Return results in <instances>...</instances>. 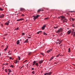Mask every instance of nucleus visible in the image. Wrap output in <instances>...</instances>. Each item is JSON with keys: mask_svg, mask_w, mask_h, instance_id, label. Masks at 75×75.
<instances>
[{"mask_svg": "<svg viewBox=\"0 0 75 75\" xmlns=\"http://www.w3.org/2000/svg\"><path fill=\"white\" fill-rule=\"evenodd\" d=\"M39 16H40V15H37L36 16H33V20H35L37 18L39 17Z\"/></svg>", "mask_w": 75, "mask_h": 75, "instance_id": "1", "label": "nucleus"}, {"mask_svg": "<svg viewBox=\"0 0 75 75\" xmlns=\"http://www.w3.org/2000/svg\"><path fill=\"white\" fill-rule=\"evenodd\" d=\"M62 28H60L59 30H57L56 33H59V32H62Z\"/></svg>", "mask_w": 75, "mask_h": 75, "instance_id": "2", "label": "nucleus"}, {"mask_svg": "<svg viewBox=\"0 0 75 75\" xmlns=\"http://www.w3.org/2000/svg\"><path fill=\"white\" fill-rule=\"evenodd\" d=\"M65 18V17L63 16H60L59 17V18H61V20H62L63 19H64V18Z\"/></svg>", "mask_w": 75, "mask_h": 75, "instance_id": "3", "label": "nucleus"}, {"mask_svg": "<svg viewBox=\"0 0 75 75\" xmlns=\"http://www.w3.org/2000/svg\"><path fill=\"white\" fill-rule=\"evenodd\" d=\"M24 20V19L23 18H21V19H17V21H22V20Z\"/></svg>", "mask_w": 75, "mask_h": 75, "instance_id": "4", "label": "nucleus"}, {"mask_svg": "<svg viewBox=\"0 0 75 75\" xmlns=\"http://www.w3.org/2000/svg\"><path fill=\"white\" fill-rule=\"evenodd\" d=\"M4 17V14H1L0 15V18H3Z\"/></svg>", "mask_w": 75, "mask_h": 75, "instance_id": "5", "label": "nucleus"}, {"mask_svg": "<svg viewBox=\"0 0 75 75\" xmlns=\"http://www.w3.org/2000/svg\"><path fill=\"white\" fill-rule=\"evenodd\" d=\"M52 51V50H49L47 51V53L48 54H49V53H50V52H51V51Z\"/></svg>", "mask_w": 75, "mask_h": 75, "instance_id": "6", "label": "nucleus"}, {"mask_svg": "<svg viewBox=\"0 0 75 75\" xmlns=\"http://www.w3.org/2000/svg\"><path fill=\"white\" fill-rule=\"evenodd\" d=\"M8 23H6L5 24V25H8L9 24V23H10V22H9V21H8Z\"/></svg>", "mask_w": 75, "mask_h": 75, "instance_id": "7", "label": "nucleus"}, {"mask_svg": "<svg viewBox=\"0 0 75 75\" xmlns=\"http://www.w3.org/2000/svg\"><path fill=\"white\" fill-rule=\"evenodd\" d=\"M45 26H46V25H45L43 26L42 28V30H44L45 29Z\"/></svg>", "mask_w": 75, "mask_h": 75, "instance_id": "8", "label": "nucleus"}, {"mask_svg": "<svg viewBox=\"0 0 75 75\" xmlns=\"http://www.w3.org/2000/svg\"><path fill=\"white\" fill-rule=\"evenodd\" d=\"M43 62V61L41 60L39 61V63L40 64H42V63Z\"/></svg>", "mask_w": 75, "mask_h": 75, "instance_id": "9", "label": "nucleus"}, {"mask_svg": "<svg viewBox=\"0 0 75 75\" xmlns=\"http://www.w3.org/2000/svg\"><path fill=\"white\" fill-rule=\"evenodd\" d=\"M71 33V30H70L69 31L67 32V34H69Z\"/></svg>", "mask_w": 75, "mask_h": 75, "instance_id": "10", "label": "nucleus"}, {"mask_svg": "<svg viewBox=\"0 0 75 75\" xmlns=\"http://www.w3.org/2000/svg\"><path fill=\"white\" fill-rule=\"evenodd\" d=\"M24 9L23 8H20V11H24Z\"/></svg>", "mask_w": 75, "mask_h": 75, "instance_id": "11", "label": "nucleus"}, {"mask_svg": "<svg viewBox=\"0 0 75 75\" xmlns=\"http://www.w3.org/2000/svg\"><path fill=\"white\" fill-rule=\"evenodd\" d=\"M64 20V21L66 22V23H67V21H68V20H67V19L65 18L64 20Z\"/></svg>", "mask_w": 75, "mask_h": 75, "instance_id": "12", "label": "nucleus"}, {"mask_svg": "<svg viewBox=\"0 0 75 75\" xmlns=\"http://www.w3.org/2000/svg\"><path fill=\"white\" fill-rule=\"evenodd\" d=\"M28 39H27L24 42L25 43V42H27V43H28Z\"/></svg>", "mask_w": 75, "mask_h": 75, "instance_id": "13", "label": "nucleus"}, {"mask_svg": "<svg viewBox=\"0 0 75 75\" xmlns=\"http://www.w3.org/2000/svg\"><path fill=\"white\" fill-rule=\"evenodd\" d=\"M68 52H71V49L70 48H69L68 50Z\"/></svg>", "mask_w": 75, "mask_h": 75, "instance_id": "14", "label": "nucleus"}, {"mask_svg": "<svg viewBox=\"0 0 75 75\" xmlns=\"http://www.w3.org/2000/svg\"><path fill=\"white\" fill-rule=\"evenodd\" d=\"M20 44V41L18 40L17 41V44Z\"/></svg>", "mask_w": 75, "mask_h": 75, "instance_id": "15", "label": "nucleus"}, {"mask_svg": "<svg viewBox=\"0 0 75 75\" xmlns=\"http://www.w3.org/2000/svg\"><path fill=\"white\" fill-rule=\"evenodd\" d=\"M51 74H52V72H50L49 73H47V75H50Z\"/></svg>", "mask_w": 75, "mask_h": 75, "instance_id": "16", "label": "nucleus"}, {"mask_svg": "<svg viewBox=\"0 0 75 75\" xmlns=\"http://www.w3.org/2000/svg\"><path fill=\"white\" fill-rule=\"evenodd\" d=\"M42 31H39L37 33V34H39V33H42Z\"/></svg>", "mask_w": 75, "mask_h": 75, "instance_id": "17", "label": "nucleus"}, {"mask_svg": "<svg viewBox=\"0 0 75 75\" xmlns=\"http://www.w3.org/2000/svg\"><path fill=\"white\" fill-rule=\"evenodd\" d=\"M43 34H44V35H48V34H47L45 33V32H43Z\"/></svg>", "mask_w": 75, "mask_h": 75, "instance_id": "18", "label": "nucleus"}, {"mask_svg": "<svg viewBox=\"0 0 75 75\" xmlns=\"http://www.w3.org/2000/svg\"><path fill=\"white\" fill-rule=\"evenodd\" d=\"M7 48H8V47H6L5 49H4V51L5 52H6V50H7Z\"/></svg>", "mask_w": 75, "mask_h": 75, "instance_id": "19", "label": "nucleus"}, {"mask_svg": "<svg viewBox=\"0 0 75 75\" xmlns=\"http://www.w3.org/2000/svg\"><path fill=\"white\" fill-rule=\"evenodd\" d=\"M70 20H72L73 21H74L75 19L73 18H70Z\"/></svg>", "mask_w": 75, "mask_h": 75, "instance_id": "20", "label": "nucleus"}, {"mask_svg": "<svg viewBox=\"0 0 75 75\" xmlns=\"http://www.w3.org/2000/svg\"><path fill=\"white\" fill-rule=\"evenodd\" d=\"M35 65H36L37 67H38V63H36L35 64Z\"/></svg>", "mask_w": 75, "mask_h": 75, "instance_id": "21", "label": "nucleus"}, {"mask_svg": "<svg viewBox=\"0 0 75 75\" xmlns=\"http://www.w3.org/2000/svg\"><path fill=\"white\" fill-rule=\"evenodd\" d=\"M53 57H52L50 59H49V61H51V60H52V59H53Z\"/></svg>", "mask_w": 75, "mask_h": 75, "instance_id": "22", "label": "nucleus"}, {"mask_svg": "<svg viewBox=\"0 0 75 75\" xmlns=\"http://www.w3.org/2000/svg\"><path fill=\"white\" fill-rule=\"evenodd\" d=\"M8 70L9 73L11 72V70H10V69H8Z\"/></svg>", "mask_w": 75, "mask_h": 75, "instance_id": "23", "label": "nucleus"}, {"mask_svg": "<svg viewBox=\"0 0 75 75\" xmlns=\"http://www.w3.org/2000/svg\"><path fill=\"white\" fill-rule=\"evenodd\" d=\"M41 11V10L40 9L38 10V13H39V12H40Z\"/></svg>", "mask_w": 75, "mask_h": 75, "instance_id": "24", "label": "nucleus"}, {"mask_svg": "<svg viewBox=\"0 0 75 75\" xmlns=\"http://www.w3.org/2000/svg\"><path fill=\"white\" fill-rule=\"evenodd\" d=\"M17 62H18V61H17V60H15V62H14V63H15V64H17Z\"/></svg>", "mask_w": 75, "mask_h": 75, "instance_id": "25", "label": "nucleus"}, {"mask_svg": "<svg viewBox=\"0 0 75 75\" xmlns=\"http://www.w3.org/2000/svg\"><path fill=\"white\" fill-rule=\"evenodd\" d=\"M37 61H34L33 62V64H35V63H36Z\"/></svg>", "mask_w": 75, "mask_h": 75, "instance_id": "26", "label": "nucleus"}, {"mask_svg": "<svg viewBox=\"0 0 75 75\" xmlns=\"http://www.w3.org/2000/svg\"><path fill=\"white\" fill-rule=\"evenodd\" d=\"M18 60L20 61V60L21 58H20V56H18Z\"/></svg>", "mask_w": 75, "mask_h": 75, "instance_id": "27", "label": "nucleus"}, {"mask_svg": "<svg viewBox=\"0 0 75 75\" xmlns=\"http://www.w3.org/2000/svg\"><path fill=\"white\" fill-rule=\"evenodd\" d=\"M35 71H33L32 72V74H35Z\"/></svg>", "mask_w": 75, "mask_h": 75, "instance_id": "28", "label": "nucleus"}, {"mask_svg": "<svg viewBox=\"0 0 75 75\" xmlns=\"http://www.w3.org/2000/svg\"><path fill=\"white\" fill-rule=\"evenodd\" d=\"M0 10L1 11H3V9L1 8H0Z\"/></svg>", "mask_w": 75, "mask_h": 75, "instance_id": "29", "label": "nucleus"}, {"mask_svg": "<svg viewBox=\"0 0 75 75\" xmlns=\"http://www.w3.org/2000/svg\"><path fill=\"white\" fill-rule=\"evenodd\" d=\"M49 18H45V20H48Z\"/></svg>", "mask_w": 75, "mask_h": 75, "instance_id": "30", "label": "nucleus"}, {"mask_svg": "<svg viewBox=\"0 0 75 75\" xmlns=\"http://www.w3.org/2000/svg\"><path fill=\"white\" fill-rule=\"evenodd\" d=\"M27 61V60H25L24 62H23V64H24V63H25V62H26V61Z\"/></svg>", "mask_w": 75, "mask_h": 75, "instance_id": "31", "label": "nucleus"}, {"mask_svg": "<svg viewBox=\"0 0 75 75\" xmlns=\"http://www.w3.org/2000/svg\"><path fill=\"white\" fill-rule=\"evenodd\" d=\"M11 67H12V68H13L14 67V66H13V65H11L10 66Z\"/></svg>", "mask_w": 75, "mask_h": 75, "instance_id": "32", "label": "nucleus"}, {"mask_svg": "<svg viewBox=\"0 0 75 75\" xmlns=\"http://www.w3.org/2000/svg\"><path fill=\"white\" fill-rule=\"evenodd\" d=\"M32 54V53L31 52H30L29 53L28 55H31V54Z\"/></svg>", "mask_w": 75, "mask_h": 75, "instance_id": "33", "label": "nucleus"}, {"mask_svg": "<svg viewBox=\"0 0 75 75\" xmlns=\"http://www.w3.org/2000/svg\"><path fill=\"white\" fill-rule=\"evenodd\" d=\"M74 35H73V37H75V32H74Z\"/></svg>", "mask_w": 75, "mask_h": 75, "instance_id": "34", "label": "nucleus"}, {"mask_svg": "<svg viewBox=\"0 0 75 75\" xmlns=\"http://www.w3.org/2000/svg\"><path fill=\"white\" fill-rule=\"evenodd\" d=\"M5 71L6 72H7V69H5Z\"/></svg>", "mask_w": 75, "mask_h": 75, "instance_id": "35", "label": "nucleus"}, {"mask_svg": "<svg viewBox=\"0 0 75 75\" xmlns=\"http://www.w3.org/2000/svg\"><path fill=\"white\" fill-rule=\"evenodd\" d=\"M21 16H24V15L23 14H22L21 15Z\"/></svg>", "mask_w": 75, "mask_h": 75, "instance_id": "36", "label": "nucleus"}, {"mask_svg": "<svg viewBox=\"0 0 75 75\" xmlns=\"http://www.w3.org/2000/svg\"><path fill=\"white\" fill-rule=\"evenodd\" d=\"M45 75H48V73H46L45 74H44Z\"/></svg>", "mask_w": 75, "mask_h": 75, "instance_id": "37", "label": "nucleus"}, {"mask_svg": "<svg viewBox=\"0 0 75 75\" xmlns=\"http://www.w3.org/2000/svg\"><path fill=\"white\" fill-rule=\"evenodd\" d=\"M24 34H25V33H22V35H24Z\"/></svg>", "mask_w": 75, "mask_h": 75, "instance_id": "38", "label": "nucleus"}, {"mask_svg": "<svg viewBox=\"0 0 75 75\" xmlns=\"http://www.w3.org/2000/svg\"><path fill=\"white\" fill-rule=\"evenodd\" d=\"M19 29V28L18 27L17 28L16 30H18Z\"/></svg>", "mask_w": 75, "mask_h": 75, "instance_id": "39", "label": "nucleus"}, {"mask_svg": "<svg viewBox=\"0 0 75 75\" xmlns=\"http://www.w3.org/2000/svg\"><path fill=\"white\" fill-rule=\"evenodd\" d=\"M58 27L57 26L56 27H54V28H57Z\"/></svg>", "mask_w": 75, "mask_h": 75, "instance_id": "40", "label": "nucleus"}, {"mask_svg": "<svg viewBox=\"0 0 75 75\" xmlns=\"http://www.w3.org/2000/svg\"><path fill=\"white\" fill-rule=\"evenodd\" d=\"M73 34H74V32H71V35H73Z\"/></svg>", "mask_w": 75, "mask_h": 75, "instance_id": "41", "label": "nucleus"}, {"mask_svg": "<svg viewBox=\"0 0 75 75\" xmlns=\"http://www.w3.org/2000/svg\"><path fill=\"white\" fill-rule=\"evenodd\" d=\"M41 55H42L43 56H44V54H43V53H41Z\"/></svg>", "mask_w": 75, "mask_h": 75, "instance_id": "42", "label": "nucleus"}, {"mask_svg": "<svg viewBox=\"0 0 75 75\" xmlns=\"http://www.w3.org/2000/svg\"><path fill=\"white\" fill-rule=\"evenodd\" d=\"M59 54H58V55H57L56 56V57H59Z\"/></svg>", "mask_w": 75, "mask_h": 75, "instance_id": "43", "label": "nucleus"}, {"mask_svg": "<svg viewBox=\"0 0 75 75\" xmlns=\"http://www.w3.org/2000/svg\"><path fill=\"white\" fill-rule=\"evenodd\" d=\"M72 32L73 33H74V29H72Z\"/></svg>", "mask_w": 75, "mask_h": 75, "instance_id": "44", "label": "nucleus"}, {"mask_svg": "<svg viewBox=\"0 0 75 75\" xmlns=\"http://www.w3.org/2000/svg\"><path fill=\"white\" fill-rule=\"evenodd\" d=\"M1 27H3V25L2 24L1 25Z\"/></svg>", "mask_w": 75, "mask_h": 75, "instance_id": "45", "label": "nucleus"}, {"mask_svg": "<svg viewBox=\"0 0 75 75\" xmlns=\"http://www.w3.org/2000/svg\"><path fill=\"white\" fill-rule=\"evenodd\" d=\"M23 67H24V66L23 65V66L20 69H21V68H23Z\"/></svg>", "mask_w": 75, "mask_h": 75, "instance_id": "46", "label": "nucleus"}, {"mask_svg": "<svg viewBox=\"0 0 75 75\" xmlns=\"http://www.w3.org/2000/svg\"><path fill=\"white\" fill-rule=\"evenodd\" d=\"M62 20L63 21V23H65V22L64 20Z\"/></svg>", "mask_w": 75, "mask_h": 75, "instance_id": "47", "label": "nucleus"}, {"mask_svg": "<svg viewBox=\"0 0 75 75\" xmlns=\"http://www.w3.org/2000/svg\"><path fill=\"white\" fill-rule=\"evenodd\" d=\"M62 42V41H60V43L59 42V44H60V43H61V42Z\"/></svg>", "mask_w": 75, "mask_h": 75, "instance_id": "48", "label": "nucleus"}, {"mask_svg": "<svg viewBox=\"0 0 75 75\" xmlns=\"http://www.w3.org/2000/svg\"><path fill=\"white\" fill-rule=\"evenodd\" d=\"M9 59H11V57H10V58H9Z\"/></svg>", "mask_w": 75, "mask_h": 75, "instance_id": "49", "label": "nucleus"}, {"mask_svg": "<svg viewBox=\"0 0 75 75\" xmlns=\"http://www.w3.org/2000/svg\"><path fill=\"white\" fill-rule=\"evenodd\" d=\"M8 63H6V64H5V65H8Z\"/></svg>", "mask_w": 75, "mask_h": 75, "instance_id": "50", "label": "nucleus"}, {"mask_svg": "<svg viewBox=\"0 0 75 75\" xmlns=\"http://www.w3.org/2000/svg\"><path fill=\"white\" fill-rule=\"evenodd\" d=\"M35 64L34 63H33V66H34V65Z\"/></svg>", "mask_w": 75, "mask_h": 75, "instance_id": "51", "label": "nucleus"}, {"mask_svg": "<svg viewBox=\"0 0 75 75\" xmlns=\"http://www.w3.org/2000/svg\"><path fill=\"white\" fill-rule=\"evenodd\" d=\"M41 11H44V10L43 9H42V10H41Z\"/></svg>", "mask_w": 75, "mask_h": 75, "instance_id": "52", "label": "nucleus"}, {"mask_svg": "<svg viewBox=\"0 0 75 75\" xmlns=\"http://www.w3.org/2000/svg\"><path fill=\"white\" fill-rule=\"evenodd\" d=\"M58 62H57V63H55L56 64H58Z\"/></svg>", "mask_w": 75, "mask_h": 75, "instance_id": "53", "label": "nucleus"}, {"mask_svg": "<svg viewBox=\"0 0 75 75\" xmlns=\"http://www.w3.org/2000/svg\"><path fill=\"white\" fill-rule=\"evenodd\" d=\"M32 70H34V68H32Z\"/></svg>", "mask_w": 75, "mask_h": 75, "instance_id": "54", "label": "nucleus"}, {"mask_svg": "<svg viewBox=\"0 0 75 75\" xmlns=\"http://www.w3.org/2000/svg\"><path fill=\"white\" fill-rule=\"evenodd\" d=\"M9 55H11V53H10L9 54Z\"/></svg>", "mask_w": 75, "mask_h": 75, "instance_id": "55", "label": "nucleus"}, {"mask_svg": "<svg viewBox=\"0 0 75 75\" xmlns=\"http://www.w3.org/2000/svg\"><path fill=\"white\" fill-rule=\"evenodd\" d=\"M10 51H9L8 52V53H10Z\"/></svg>", "mask_w": 75, "mask_h": 75, "instance_id": "56", "label": "nucleus"}, {"mask_svg": "<svg viewBox=\"0 0 75 75\" xmlns=\"http://www.w3.org/2000/svg\"><path fill=\"white\" fill-rule=\"evenodd\" d=\"M8 75H10V73H8Z\"/></svg>", "mask_w": 75, "mask_h": 75, "instance_id": "57", "label": "nucleus"}, {"mask_svg": "<svg viewBox=\"0 0 75 75\" xmlns=\"http://www.w3.org/2000/svg\"><path fill=\"white\" fill-rule=\"evenodd\" d=\"M21 41V39L20 40V41Z\"/></svg>", "mask_w": 75, "mask_h": 75, "instance_id": "58", "label": "nucleus"}, {"mask_svg": "<svg viewBox=\"0 0 75 75\" xmlns=\"http://www.w3.org/2000/svg\"><path fill=\"white\" fill-rule=\"evenodd\" d=\"M12 60H13V59H14V58H12Z\"/></svg>", "mask_w": 75, "mask_h": 75, "instance_id": "59", "label": "nucleus"}, {"mask_svg": "<svg viewBox=\"0 0 75 75\" xmlns=\"http://www.w3.org/2000/svg\"><path fill=\"white\" fill-rule=\"evenodd\" d=\"M72 26H73V27H74V25H73Z\"/></svg>", "mask_w": 75, "mask_h": 75, "instance_id": "60", "label": "nucleus"}, {"mask_svg": "<svg viewBox=\"0 0 75 75\" xmlns=\"http://www.w3.org/2000/svg\"><path fill=\"white\" fill-rule=\"evenodd\" d=\"M4 39H5V38H4Z\"/></svg>", "mask_w": 75, "mask_h": 75, "instance_id": "61", "label": "nucleus"}, {"mask_svg": "<svg viewBox=\"0 0 75 75\" xmlns=\"http://www.w3.org/2000/svg\"><path fill=\"white\" fill-rule=\"evenodd\" d=\"M26 21H27V20H26Z\"/></svg>", "mask_w": 75, "mask_h": 75, "instance_id": "62", "label": "nucleus"}, {"mask_svg": "<svg viewBox=\"0 0 75 75\" xmlns=\"http://www.w3.org/2000/svg\"><path fill=\"white\" fill-rule=\"evenodd\" d=\"M40 66H41V65H40Z\"/></svg>", "mask_w": 75, "mask_h": 75, "instance_id": "63", "label": "nucleus"}, {"mask_svg": "<svg viewBox=\"0 0 75 75\" xmlns=\"http://www.w3.org/2000/svg\"><path fill=\"white\" fill-rule=\"evenodd\" d=\"M29 36H30V35H29Z\"/></svg>", "mask_w": 75, "mask_h": 75, "instance_id": "64", "label": "nucleus"}]
</instances>
